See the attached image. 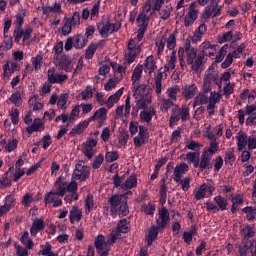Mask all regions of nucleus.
Returning a JSON list of instances; mask_svg holds the SVG:
<instances>
[{"instance_id":"obj_1","label":"nucleus","mask_w":256,"mask_h":256,"mask_svg":"<svg viewBox=\"0 0 256 256\" xmlns=\"http://www.w3.org/2000/svg\"><path fill=\"white\" fill-rule=\"evenodd\" d=\"M185 55L186 63L190 66L192 71H203V64L205 63V56L199 54V50L195 47H191V42H185L184 48H179L178 59L181 69H185Z\"/></svg>"},{"instance_id":"obj_2","label":"nucleus","mask_w":256,"mask_h":256,"mask_svg":"<svg viewBox=\"0 0 256 256\" xmlns=\"http://www.w3.org/2000/svg\"><path fill=\"white\" fill-rule=\"evenodd\" d=\"M133 97L136 104V109H148L151 106V102L153 101V96L151 92L147 88V85L140 84L135 89H133Z\"/></svg>"},{"instance_id":"obj_3","label":"nucleus","mask_w":256,"mask_h":256,"mask_svg":"<svg viewBox=\"0 0 256 256\" xmlns=\"http://www.w3.org/2000/svg\"><path fill=\"white\" fill-rule=\"evenodd\" d=\"M127 195H133V192L128 191L122 195L115 194L108 199L112 213H118L120 217H125V215L129 213V209L127 208Z\"/></svg>"},{"instance_id":"obj_4","label":"nucleus","mask_w":256,"mask_h":256,"mask_svg":"<svg viewBox=\"0 0 256 256\" xmlns=\"http://www.w3.org/2000/svg\"><path fill=\"white\" fill-rule=\"evenodd\" d=\"M77 182L72 180L69 184L63 177H58L56 182L54 183V191L59 195V197H65V193L67 191H77Z\"/></svg>"},{"instance_id":"obj_5","label":"nucleus","mask_w":256,"mask_h":256,"mask_svg":"<svg viewBox=\"0 0 256 256\" xmlns=\"http://www.w3.org/2000/svg\"><path fill=\"white\" fill-rule=\"evenodd\" d=\"M215 85H217L218 89H221V79L219 78V74L213 70H207L203 83L204 93H209Z\"/></svg>"},{"instance_id":"obj_6","label":"nucleus","mask_w":256,"mask_h":256,"mask_svg":"<svg viewBox=\"0 0 256 256\" xmlns=\"http://www.w3.org/2000/svg\"><path fill=\"white\" fill-rule=\"evenodd\" d=\"M113 183L115 187H120L123 191H127L128 189L137 187V176L131 175L125 180V176L119 177V175L116 174L113 177Z\"/></svg>"},{"instance_id":"obj_7","label":"nucleus","mask_w":256,"mask_h":256,"mask_svg":"<svg viewBox=\"0 0 256 256\" xmlns=\"http://www.w3.org/2000/svg\"><path fill=\"white\" fill-rule=\"evenodd\" d=\"M165 3V0H147L143 6L140 13L148 16L153 17L157 11H161V7H163V4Z\"/></svg>"},{"instance_id":"obj_8","label":"nucleus","mask_w":256,"mask_h":256,"mask_svg":"<svg viewBox=\"0 0 256 256\" xmlns=\"http://www.w3.org/2000/svg\"><path fill=\"white\" fill-rule=\"evenodd\" d=\"M97 143V139L88 138L80 146L81 153H83V155L87 157L89 161H91V159L97 155Z\"/></svg>"},{"instance_id":"obj_9","label":"nucleus","mask_w":256,"mask_h":256,"mask_svg":"<svg viewBox=\"0 0 256 256\" xmlns=\"http://www.w3.org/2000/svg\"><path fill=\"white\" fill-rule=\"evenodd\" d=\"M129 232V222L127 219H122L118 222L117 229L112 230L108 237V243H115V241L121 239V233Z\"/></svg>"},{"instance_id":"obj_10","label":"nucleus","mask_w":256,"mask_h":256,"mask_svg":"<svg viewBox=\"0 0 256 256\" xmlns=\"http://www.w3.org/2000/svg\"><path fill=\"white\" fill-rule=\"evenodd\" d=\"M90 168L85 165L84 161H80L76 164L74 172L72 174V179L75 181H85L89 178Z\"/></svg>"},{"instance_id":"obj_11","label":"nucleus","mask_w":256,"mask_h":256,"mask_svg":"<svg viewBox=\"0 0 256 256\" xmlns=\"http://www.w3.org/2000/svg\"><path fill=\"white\" fill-rule=\"evenodd\" d=\"M139 53H141V44H136L135 40H130L125 53V62L128 64L133 63Z\"/></svg>"},{"instance_id":"obj_12","label":"nucleus","mask_w":256,"mask_h":256,"mask_svg":"<svg viewBox=\"0 0 256 256\" xmlns=\"http://www.w3.org/2000/svg\"><path fill=\"white\" fill-rule=\"evenodd\" d=\"M134 147L141 149L145 143H149V130L145 126H140L138 135L133 138Z\"/></svg>"},{"instance_id":"obj_13","label":"nucleus","mask_w":256,"mask_h":256,"mask_svg":"<svg viewBox=\"0 0 256 256\" xmlns=\"http://www.w3.org/2000/svg\"><path fill=\"white\" fill-rule=\"evenodd\" d=\"M109 245H113V243H109V240L105 242V236L103 235H99L95 240L96 251L100 256H109L111 250Z\"/></svg>"},{"instance_id":"obj_14","label":"nucleus","mask_w":256,"mask_h":256,"mask_svg":"<svg viewBox=\"0 0 256 256\" xmlns=\"http://www.w3.org/2000/svg\"><path fill=\"white\" fill-rule=\"evenodd\" d=\"M54 63L66 73H71L73 71V60H71L67 55L56 56Z\"/></svg>"},{"instance_id":"obj_15","label":"nucleus","mask_w":256,"mask_h":256,"mask_svg":"<svg viewBox=\"0 0 256 256\" xmlns=\"http://www.w3.org/2000/svg\"><path fill=\"white\" fill-rule=\"evenodd\" d=\"M214 191L215 187H213L211 184H202L197 190H194V198L196 201H201V199L211 197Z\"/></svg>"},{"instance_id":"obj_16","label":"nucleus","mask_w":256,"mask_h":256,"mask_svg":"<svg viewBox=\"0 0 256 256\" xmlns=\"http://www.w3.org/2000/svg\"><path fill=\"white\" fill-rule=\"evenodd\" d=\"M48 81L52 84L58 83L63 84L67 81V74L61 72L57 73L55 67L49 68L47 72Z\"/></svg>"},{"instance_id":"obj_17","label":"nucleus","mask_w":256,"mask_h":256,"mask_svg":"<svg viewBox=\"0 0 256 256\" xmlns=\"http://www.w3.org/2000/svg\"><path fill=\"white\" fill-rule=\"evenodd\" d=\"M199 15V10H197V2H192L189 6V11L184 18V26L191 27Z\"/></svg>"},{"instance_id":"obj_18","label":"nucleus","mask_w":256,"mask_h":256,"mask_svg":"<svg viewBox=\"0 0 256 256\" xmlns=\"http://www.w3.org/2000/svg\"><path fill=\"white\" fill-rule=\"evenodd\" d=\"M44 203L45 205H51V203H53V207H61V205H63V200L59 198V194L54 190L45 195Z\"/></svg>"},{"instance_id":"obj_19","label":"nucleus","mask_w":256,"mask_h":256,"mask_svg":"<svg viewBox=\"0 0 256 256\" xmlns=\"http://www.w3.org/2000/svg\"><path fill=\"white\" fill-rule=\"evenodd\" d=\"M155 107L150 106L149 108H142V111L139 114L140 123H151L153 117H155Z\"/></svg>"},{"instance_id":"obj_20","label":"nucleus","mask_w":256,"mask_h":256,"mask_svg":"<svg viewBox=\"0 0 256 256\" xmlns=\"http://www.w3.org/2000/svg\"><path fill=\"white\" fill-rule=\"evenodd\" d=\"M98 31L102 37H108L111 33L119 31V26L111 22H107L106 24L98 25Z\"/></svg>"},{"instance_id":"obj_21","label":"nucleus","mask_w":256,"mask_h":256,"mask_svg":"<svg viewBox=\"0 0 256 256\" xmlns=\"http://www.w3.org/2000/svg\"><path fill=\"white\" fill-rule=\"evenodd\" d=\"M197 85L195 84H186L182 87V96L186 101H189L190 99H193L195 95H197Z\"/></svg>"},{"instance_id":"obj_22","label":"nucleus","mask_w":256,"mask_h":256,"mask_svg":"<svg viewBox=\"0 0 256 256\" xmlns=\"http://www.w3.org/2000/svg\"><path fill=\"white\" fill-rule=\"evenodd\" d=\"M89 121H98L99 125H102L107 121V109L105 108H99L94 112L92 116H90Z\"/></svg>"},{"instance_id":"obj_23","label":"nucleus","mask_w":256,"mask_h":256,"mask_svg":"<svg viewBox=\"0 0 256 256\" xmlns=\"http://www.w3.org/2000/svg\"><path fill=\"white\" fill-rule=\"evenodd\" d=\"M187 171H189V165H187V163H181L180 165H176L173 172L174 182L182 179L183 175H185Z\"/></svg>"},{"instance_id":"obj_24","label":"nucleus","mask_w":256,"mask_h":256,"mask_svg":"<svg viewBox=\"0 0 256 256\" xmlns=\"http://www.w3.org/2000/svg\"><path fill=\"white\" fill-rule=\"evenodd\" d=\"M211 159H213L212 156L209 154H205L202 152V155L200 157V160H198V168L201 171H205V169H212L213 164L211 163Z\"/></svg>"},{"instance_id":"obj_25","label":"nucleus","mask_w":256,"mask_h":256,"mask_svg":"<svg viewBox=\"0 0 256 256\" xmlns=\"http://www.w3.org/2000/svg\"><path fill=\"white\" fill-rule=\"evenodd\" d=\"M83 218V210L79 208V206L74 205L72 206L69 214L70 223H79L81 219Z\"/></svg>"},{"instance_id":"obj_26","label":"nucleus","mask_w":256,"mask_h":256,"mask_svg":"<svg viewBox=\"0 0 256 256\" xmlns=\"http://www.w3.org/2000/svg\"><path fill=\"white\" fill-rule=\"evenodd\" d=\"M159 219L156 220L158 227L165 229L167 223H169V211L166 208H162L159 213Z\"/></svg>"},{"instance_id":"obj_27","label":"nucleus","mask_w":256,"mask_h":256,"mask_svg":"<svg viewBox=\"0 0 256 256\" xmlns=\"http://www.w3.org/2000/svg\"><path fill=\"white\" fill-rule=\"evenodd\" d=\"M142 75H143V65L138 64L134 68L132 76H131L133 89H135L136 87H139V81H140Z\"/></svg>"},{"instance_id":"obj_28","label":"nucleus","mask_w":256,"mask_h":256,"mask_svg":"<svg viewBox=\"0 0 256 256\" xmlns=\"http://www.w3.org/2000/svg\"><path fill=\"white\" fill-rule=\"evenodd\" d=\"M0 145L3 149H5V151H7L8 153H11L12 151H15V149H17V145H19V141L17 139H9V140L2 139L0 141Z\"/></svg>"},{"instance_id":"obj_29","label":"nucleus","mask_w":256,"mask_h":256,"mask_svg":"<svg viewBox=\"0 0 256 256\" xmlns=\"http://www.w3.org/2000/svg\"><path fill=\"white\" fill-rule=\"evenodd\" d=\"M248 139H249V136H247V133H245L243 131H240L237 133L236 141H237L238 151H243V149H245V147H247Z\"/></svg>"},{"instance_id":"obj_30","label":"nucleus","mask_w":256,"mask_h":256,"mask_svg":"<svg viewBox=\"0 0 256 256\" xmlns=\"http://www.w3.org/2000/svg\"><path fill=\"white\" fill-rule=\"evenodd\" d=\"M207 33V25L201 24L198 29H196L191 37L192 43H199L203 39V35Z\"/></svg>"},{"instance_id":"obj_31","label":"nucleus","mask_w":256,"mask_h":256,"mask_svg":"<svg viewBox=\"0 0 256 256\" xmlns=\"http://www.w3.org/2000/svg\"><path fill=\"white\" fill-rule=\"evenodd\" d=\"M124 91L125 87H122L117 92L109 96V98L106 100V106L108 107V109H111V107H113L115 103L119 102V99H121Z\"/></svg>"},{"instance_id":"obj_32","label":"nucleus","mask_w":256,"mask_h":256,"mask_svg":"<svg viewBox=\"0 0 256 256\" xmlns=\"http://www.w3.org/2000/svg\"><path fill=\"white\" fill-rule=\"evenodd\" d=\"M44 129L45 125L43 124V120L35 118L33 123L26 128V131L31 135L32 133H35L37 131H44Z\"/></svg>"},{"instance_id":"obj_33","label":"nucleus","mask_w":256,"mask_h":256,"mask_svg":"<svg viewBox=\"0 0 256 256\" xmlns=\"http://www.w3.org/2000/svg\"><path fill=\"white\" fill-rule=\"evenodd\" d=\"M163 89H165V86H163V73L159 72L156 75L155 81H154V91L157 95V97H163L161 93H163Z\"/></svg>"},{"instance_id":"obj_34","label":"nucleus","mask_w":256,"mask_h":256,"mask_svg":"<svg viewBox=\"0 0 256 256\" xmlns=\"http://www.w3.org/2000/svg\"><path fill=\"white\" fill-rule=\"evenodd\" d=\"M157 100L161 103L160 110L162 113H167L173 105H175V101L171 100V98H164L163 96H158Z\"/></svg>"},{"instance_id":"obj_35","label":"nucleus","mask_w":256,"mask_h":256,"mask_svg":"<svg viewBox=\"0 0 256 256\" xmlns=\"http://www.w3.org/2000/svg\"><path fill=\"white\" fill-rule=\"evenodd\" d=\"M89 123H91V120H89V118L78 123L74 128H72L70 132L71 135H81L82 133H85V129L89 127Z\"/></svg>"},{"instance_id":"obj_36","label":"nucleus","mask_w":256,"mask_h":256,"mask_svg":"<svg viewBox=\"0 0 256 256\" xmlns=\"http://www.w3.org/2000/svg\"><path fill=\"white\" fill-rule=\"evenodd\" d=\"M43 229H45V222L43 221V219H35L30 228V234L32 235V237H35V235H37L39 231H43Z\"/></svg>"},{"instance_id":"obj_37","label":"nucleus","mask_w":256,"mask_h":256,"mask_svg":"<svg viewBox=\"0 0 256 256\" xmlns=\"http://www.w3.org/2000/svg\"><path fill=\"white\" fill-rule=\"evenodd\" d=\"M157 69V65H155V57L148 56L144 61V72L151 75Z\"/></svg>"},{"instance_id":"obj_38","label":"nucleus","mask_w":256,"mask_h":256,"mask_svg":"<svg viewBox=\"0 0 256 256\" xmlns=\"http://www.w3.org/2000/svg\"><path fill=\"white\" fill-rule=\"evenodd\" d=\"M150 16L143 14L142 12L139 13L138 17L136 18V23L139 29L147 30V26L149 25Z\"/></svg>"},{"instance_id":"obj_39","label":"nucleus","mask_w":256,"mask_h":256,"mask_svg":"<svg viewBox=\"0 0 256 256\" xmlns=\"http://www.w3.org/2000/svg\"><path fill=\"white\" fill-rule=\"evenodd\" d=\"M72 39L74 41L75 49H83V47L89 43V40H87V38L81 34L73 36Z\"/></svg>"},{"instance_id":"obj_40","label":"nucleus","mask_w":256,"mask_h":256,"mask_svg":"<svg viewBox=\"0 0 256 256\" xmlns=\"http://www.w3.org/2000/svg\"><path fill=\"white\" fill-rule=\"evenodd\" d=\"M240 97L243 101H248V103H253L256 98V92L254 90L244 89L242 90Z\"/></svg>"},{"instance_id":"obj_41","label":"nucleus","mask_w":256,"mask_h":256,"mask_svg":"<svg viewBox=\"0 0 256 256\" xmlns=\"http://www.w3.org/2000/svg\"><path fill=\"white\" fill-rule=\"evenodd\" d=\"M165 43H167V38L164 36L158 37L155 41L156 53L157 55H163L165 51Z\"/></svg>"},{"instance_id":"obj_42","label":"nucleus","mask_w":256,"mask_h":256,"mask_svg":"<svg viewBox=\"0 0 256 256\" xmlns=\"http://www.w3.org/2000/svg\"><path fill=\"white\" fill-rule=\"evenodd\" d=\"M159 235V228L156 226H152L148 232V236L146 238L148 247H151L153 245V241L157 239V236Z\"/></svg>"},{"instance_id":"obj_43","label":"nucleus","mask_w":256,"mask_h":256,"mask_svg":"<svg viewBox=\"0 0 256 256\" xmlns=\"http://www.w3.org/2000/svg\"><path fill=\"white\" fill-rule=\"evenodd\" d=\"M179 119H181V108H179V106H174L169 120L170 127H173V125H175Z\"/></svg>"},{"instance_id":"obj_44","label":"nucleus","mask_w":256,"mask_h":256,"mask_svg":"<svg viewBox=\"0 0 256 256\" xmlns=\"http://www.w3.org/2000/svg\"><path fill=\"white\" fill-rule=\"evenodd\" d=\"M181 91V88L177 85H174L172 87H169L166 90V95L168 96V99L172 100V101H177V94H179Z\"/></svg>"},{"instance_id":"obj_45","label":"nucleus","mask_w":256,"mask_h":256,"mask_svg":"<svg viewBox=\"0 0 256 256\" xmlns=\"http://www.w3.org/2000/svg\"><path fill=\"white\" fill-rule=\"evenodd\" d=\"M206 103H209V97L205 95V93H199L194 98L193 107H199V105H206Z\"/></svg>"},{"instance_id":"obj_46","label":"nucleus","mask_w":256,"mask_h":256,"mask_svg":"<svg viewBox=\"0 0 256 256\" xmlns=\"http://www.w3.org/2000/svg\"><path fill=\"white\" fill-rule=\"evenodd\" d=\"M213 201L216 203L219 211H227V199L225 197L218 195L213 198Z\"/></svg>"},{"instance_id":"obj_47","label":"nucleus","mask_w":256,"mask_h":256,"mask_svg":"<svg viewBox=\"0 0 256 256\" xmlns=\"http://www.w3.org/2000/svg\"><path fill=\"white\" fill-rule=\"evenodd\" d=\"M195 235H197V227L191 226L190 231L183 233L184 242L187 243V245H190L191 241H193V237H195Z\"/></svg>"},{"instance_id":"obj_48","label":"nucleus","mask_w":256,"mask_h":256,"mask_svg":"<svg viewBox=\"0 0 256 256\" xmlns=\"http://www.w3.org/2000/svg\"><path fill=\"white\" fill-rule=\"evenodd\" d=\"M20 241H21L22 245H24V247H26V249H33V247H35V243L33 242L32 239L29 238L28 231L23 233Z\"/></svg>"},{"instance_id":"obj_49","label":"nucleus","mask_w":256,"mask_h":256,"mask_svg":"<svg viewBox=\"0 0 256 256\" xmlns=\"http://www.w3.org/2000/svg\"><path fill=\"white\" fill-rule=\"evenodd\" d=\"M31 63L35 71H39V69L43 67V53H39L35 57H32Z\"/></svg>"},{"instance_id":"obj_50","label":"nucleus","mask_w":256,"mask_h":256,"mask_svg":"<svg viewBox=\"0 0 256 256\" xmlns=\"http://www.w3.org/2000/svg\"><path fill=\"white\" fill-rule=\"evenodd\" d=\"M186 159L188 163H192L193 167L197 169L199 167V153L197 152H188L186 154Z\"/></svg>"},{"instance_id":"obj_51","label":"nucleus","mask_w":256,"mask_h":256,"mask_svg":"<svg viewBox=\"0 0 256 256\" xmlns=\"http://www.w3.org/2000/svg\"><path fill=\"white\" fill-rule=\"evenodd\" d=\"M166 47L169 51H175V47H177V36L175 33L169 34L168 38L166 39Z\"/></svg>"},{"instance_id":"obj_52","label":"nucleus","mask_w":256,"mask_h":256,"mask_svg":"<svg viewBox=\"0 0 256 256\" xmlns=\"http://www.w3.org/2000/svg\"><path fill=\"white\" fill-rule=\"evenodd\" d=\"M9 101L15 105V107H21V105L23 104V98L21 96V92L16 91L15 93H13L10 98Z\"/></svg>"},{"instance_id":"obj_53","label":"nucleus","mask_w":256,"mask_h":256,"mask_svg":"<svg viewBox=\"0 0 256 256\" xmlns=\"http://www.w3.org/2000/svg\"><path fill=\"white\" fill-rule=\"evenodd\" d=\"M69 99V94L67 93H62L58 96V101H57V107L58 109H67V101Z\"/></svg>"},{"instance_id":"obj_54","label":"nucleus","mask_w":256,"mask_h":256,"mask_svg":"<svg viewBox=\"0 0 256 256\" xmlns=\"http://www.w3.org/2000/svg\"><path fill=\"white\" fill-rule=\"evenodd\" d=\"M128 141L129 134L127 132L120 133L118 136V143L116 144L117 149H121V147H126Z\"/></svg>"},{"instance_id":"obj_55","label":"nucleus","mask_w":256,"mask_h":256,"mask_svg":"<svg viewBox=\"0 0 256 256\" xmlns=\"http://www.w3.org/2000/svg\"><path fill=\"white\" fill-rule=\"evenodd\" d=\"M94 209H95V200L93 199V195L88 194L85 199V212L91 213V211Z\"/></svg>"},{"instance_id":"obj_56","label":"nucleus","mask_w":256,"mask_h":256,"mask_svg":"<svg viewBox=\"0 0 256 256\" xmlns=\"http://www.w3.org/2000/svg\"><path fill=\"white\" fill-rule=\"evenodd\" d=\"M177 63V51L173 50L168 61V64L165 66L166 71H173Z\"/></svg>"},{"instance_id":"obj_57","label":"nucleus","mask_w":256,"mask_h":256,"mask_svg":"<svg viewBox=\"0 0 256 256\" xmlns=\"http://www.w3.org/2000/svg\"><path fill=\"white\" fill-rule=\"evenodd\" d=\"M66 21H70V25L73 29H77L81 25V15L79 12H75L71 18H67Z\"/></svg>"},{"instance_id":"obj_58","label":"nucleus","mask_w":256,"mask_h":256,"mask_svg":"<svg viewBox=\"0 0 256 256\" xmlns=\"http://www.w3.org/2000/svg\"><path fill=\"white\" fill-rule=\"evenodd\" d=\"M81 114V106L80 105H76L70 112V114L68 115L69 117V122L70 123H75V121L77 119H79V115Z\"/></svg>"},{"instance_id":"obj_59","label":"nucleus","mask_w":256,"mask_h":256,"mask_svg":"<svg viewBox=\"0 0 256 256\" xmlns=\"http://www.w3.org/2000/svg\"><path fill=\"white\" fill-rule=\"evenodd\" d=\"M217 151H219V143H217V141H212L209 148L204 150L203 153L213 157Z\"/></svg>"},{"instance_id":"obj_60","label":"nucleus","mask_w":256,"mask_h":256,"mask_svg":"<svg viewBox=\"0 0 256 256\" xmlns=\"http://www.w3.org/2000/svg\"><path fill=\"white\" fill-rule=\"evenodd\" d=\"M175 183L181 186L182 191L187 192L191 188V177H185L184 179L180 178V180Z\"/></svg>"},{"instance_id":"obj_61","label":"nucleus","mask_w":256,"mask_h":256,"mask_svg":"<svg viewBox=\"0 0 256 256\" xmlns=\"http://www.w3.org/2000/svg\"><path fill=\"white\" fill-rule=\"evenodd\" d=\"M33 33V28L31 26H28L23 31V43L24 45H30L31 44V34Z\"/></svg>"},{"instance_id":"obj_62","label":"nucleus","mask_w":256,"mask_h":256,"mask_svg":"<svg viewBox=\"0 0 256 256\" xmlns=\"http://www.w3.org/2000/svg\"><path fill=\"white\" fill-rule=\"evenodd\" d=\"M202 147H203V144L195 140H190L186 144V149H189V151H201Z\"/></svg>"},{"instance_id":"obj_63","label":"nucleus","mask_w":256,"mask_h":256,"mask_svg":"<svg viewBox=\"0 0 256 256\" xmlns=\"http://www.w3.org/2000/svg\"><path fill=\"white\" fill-rule=\"evenodd\" d=\"M243 213H246L248 221H253L256 215V206H247L243 208Z\"/></svg>"},{"instance_id":"obj_64","label":"nucleus","mask_w":256,"mask_h":256,"mask_svg":"<svg viewBox=\"0 0 256 256\" xmlns=\"http://www.w3.org/2000/svg\"><path fill=\"white\" fill-rule=\"evenodd\" d=\"M221 101V93L216 92V91H212L210 93V97H209V103L210 105H217V103H220Z\"/></svg>"}]
</instances>
